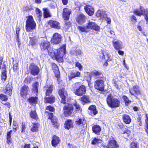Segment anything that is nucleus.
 Masks as SVG:
<instances>
[{
    "label": "nucleus",
    "instance_id": "f257e3e1",
    "mask_svg": "<svg viewBox=\"0 0 148 148\" xmlns=\"http://www.w3.org/2000/svg\"><path fill=\"white\" fill-rule=\"evenodd\" d=\"M91 76L96 78H100L101 79L97 80L95 82L94 86L95 88L101 91L104 90V78L103 75L100 72L94 71L91 73Z\"/></svg>",
    "mask_w": 148,
    "mask_h": 148
},
{
    "label": "nucleus",
    "instance_id": "f03ea898",
    "mask_svg": "<svg viewBox=\"0 0 148 148\" xmlns=\"http://www.w3.org/2000/svg\"><path fill=\"white\" fill-rule=\"evenodd\" d=\"M47 51L49 55L56 59L62 58L66 52V47L64 45L58 49H53L50 48Z\"/></svg>",
    "mask_w": 148,
    "mask_h": 148
},
{
    "label": "nucleus",
    "instance_id": "7ed1b4c3",
    "mask_svg": "<svg viewBox=\"0 0 148 148\" xmlns=\"http://www.w3.org/2000/svg\"><path fill=\"white\" fill-rule=\"evenodd\" d=\"M106 101L109 107L112 108H117L120 105V100L117 98H114L111 94L108 96Z\"/></svg>",
    "mask_w": 148,
    "mask_h": 148
},
{
    "label": "nucleus",
    "instance_id": "20e7f679",
    "mask_svg": "<svg viewBox=\"0 0 148 148\" xmlns=\"http://www.w3.org/2000/svg\"><path fill=\"white\" fill-rule=\"evenodd\" d=\"M36 24L34 21L33 17L29 16L26 22L25 28L27 32L32 31L36 27Z\"/></svg>",
    "mask_w": 148,
    "mask_h": 148
},
{
    "label": "nucleus",
    "instance_id": "39448f33",
    "mask_svg": "<svg viewBox=\"0 0 148 148\" xmlns=\"http://www.w3.org/2000/svg\"><path fill=\"white\" fill-rule=\"evenodd\" d=\"M38 44L42 51H47L50 48V43L47 41L45 38H41L39 39Z\"/></svg>",
    "mask_w": 148,
    "mask_h": 148
},
{
    "label": "nucleus",
    "instance_id": "423d86ee",
    "mask_svg": "<svg viewBox=\"0 0 148 148\" xmlns=\"http://www.w3.org/2000/svg\"><path fill=\"white\" fill-rule=\"evenodd\" d=\"M134 14L138 16L141 15L145 16V18L148 23V12L145 10L141 6H140L139 10H136L134 12Z\"/></svg>",
    "mask_w": 148,
    "mask_h": 148
},
{
    "label": "nucleus",
    "instance_id": "0eeeda50",
    "mask_svg": "<svg viewBox=\"0 0 148 148\" xmlns=\"http://www.w3.org/2000/svg\"><path fill=\"white\" fill-rule=\"evenodd\" d=\"M99 56L100 60L103 61L105 62L104 65L107 66L108 65V63L107 62L110 58V55L109 52L107 51H103L102 53H100Z\"/></svg>",
    "mask_w": 148,
    "mask_h": 148
},
{
    "label": "nucleus",
    "instance_id": "6e6552de",
    "mask_svg": "<svg viewBox=\"0 0 148 148\" xmlns=\"http://www.w3.org/2000/svg\"><path fill=\"white\" fill-rule=\"evenodd\" d=\"M29 70L30 73L34 76L38 75L40 71L38 67L33 63L30 64Z\"/></svg>",
    "mask_w": 148,
    "mask_h": 148
},
{
    "label": "nucleus",
    "instance_id": "1a4fd4ad",
    "mask_svg": "<svg viewBox=\"0 0 148 148\" xmlns=\"http://www.w3.org/2000/svg\"><path fill=\"white\" fill-rule=\"evenodd\" d=\"M62 37L61 35L58 33H54L51 38V42L53 44H57L60 42Z\"/></svg>",
    "mask_w": 148,
    "mask_h": 148
},
{
    "label": "nucleus",
    "instance_id": "9d476101",
    "mask_svg": "<svg viewBox=\"0 0 148 148\" xmlns=\"http://www.w3.org/2000/svg\"><path fill=\"white\" fill-rule=\"evenodd\" d=\"M73 109V106L71 104H69L65 106L63 108L65 116H67L69 115L72 112Z\"/></svg>",
    "mask_w": 148,
    "mask_h": 148
},
{
    "label": "nucleus",
    "instance_id": "9b49d317",
    "mask_svg": "<svg viewBox=\"0 0 148 148\" xmlns=\"http://www.w3.org/2000/svg\"><path fill=\"white\" fill-rule=\"evenodd\" d=\"M86 91L85 86L82 85L77 88L75 92V94L78 96H81L84 94Z\"/></svg>",
    "mask_w": 148,
    "mask_h": 148
},
{
    "label": "nucleus",
    "instance_id": "f8f14e48",
    "mask_svg": "<svg viewBox=\"0 0 148 148\" xmlns=\"http://www.w3.org/2000/svg\"><path fill=\"white\" fill-rule=\"evenodd\" d=\"M13 89L12 84L11 82H8L5 86V90L4 92L8 96H11L12 94Z\"/></svg>",
    "mask_w": 148,
    "mask_h": 148
},
{
    "label": "nucleus",
    "instance_id": "ddd939ff",
    "mask_svg": "<svg viewBox=\"0 0 148 148\" xmlns=\"http://www.w3.org/2000/svg\"><path fill=\"white\" fill-rule=\"evenodd\" d=\"M30 40L29 41V45H31L34 48L37 47L39 39H37L36 37H29Z\"/></svg>",
    "mask_w": 148,
    "mask_h": 148
},
{
    "label": "nucleus",
    "instance_id": "4468645a",
    "mask_svg": "<svg viewBox=\"0 0 148 148\" xmlns=\"http://www.w3.org/2000/svg\"><path fill=\"white\" fill-rule=\"evenodd\" d=\"M71 13V9L67 8H64L63 10V17L65 20H68L69 19V16Z\"/></svg>",
    "mask_w": 148,
    "mask_h": 148
},
{
    "label": "nucleus",
    "instance_id": "2eb2a0df",
    "mask_svg": "<svg viewBox=\"0 0 148 148\" xmlns=\"http://www.w3.org/2000/svg\"><path fill=\"white\" fill-rule=\"evenodd\" d=\"M58 93L62 99L61 103H66L65 100L66 97L67 96L66 91L65 89H62L59 91Z\"/></svg>",
    "mask_w": 148,
    "mask_h": 148
},
{
    "label": "nucleus",
    "instance_id": "dca6fc26",
    "mask_svg": "<svg viewBox=\"0 0 148 148\" xmlns=\"http://www.w3.org/2000/svg\"><path fill=\"white\" fill-rule=\"evenodd\" d=\"M108 148H119L116 142L113 137L111 138L108 145Z\"/></svg>",
    "mask_w": 148,
    "mask_h": 148
},
{
    "label": "nucleus",
    "instance_id": "f3484780",
    "mask_svg": "<svg viewBox=\"0 0 148 148\" xmlns=\"http://www.w3.org/2000/svg\"><path fill=\"white\" fill-rule=\"evenodd\" d=\"M86 28L93 29L95 31H98L100 29L99 27L94 23L89 22L86 26Z\"/></svg>",
    "mask_w": 148,
    "mask_h": 148
},
{
    "label": "nucleus",
    "instance_id": "a211bd4d",
    "mask_svg": "<svg viewBox=\"0 0 148 148\" xmlns=\"http://www.w3.org/2000/svg\"><path fill=\"white\" fill-rule=\"evenodd\" d=\"M77 125L82 126L83 128H86L87 127V124L86 121L84 117L79 118L78 120L75 121Z\"/></svg>",
    "mask_w": 148,
    "mask_h": 148
},
{
    "label": "nucleus",
    "instance_id": "6ab92c4d",
    "mask_svg": "<svg viewBox=\"0 0 148 148\" xmlns=\"http://www.w3.org/2000/svg\"><path fill=\"white\" fill-rule=\"evenodd\" d=\"M48 24L52 28L58 29H59L60 28V23L57 21L53 20H50Z\"/></svg>",
    "mask_w": 148,
    "mask_h": 148
},
{
    "label": "nucleus",
    "instance_id": "aec40b11",
    "mask_svg": "<svg viewBox=\"0 0 148 148\" xmlns=\"http://www.w3.org/2000/svg\"><path fill=\"white\" fill-rule=\"evenodd\" d=\"M53 86L52 85H49L45 86L44 87V90L45 91L46 96H49L52 92L53 90Z\"/></svg>",
    "mask_w": 148,
    "mask_h": 148
},
{
    "label": "nucleus",
    "instance_id": "412c9836",
    "mask_svg": "<svg viewBox=\"0 0 148 148\" xmlns=\"http://www.w3.org/2000/svg\"><path fill=\"white\" fill-rule=\"evenodd\" d=\"M130 92L132 95L135 96L140 94V91L138 89V86L137 85L133 86V88L130 90Z\"/></svg>",
    "mask_w": 148,
    "mask_h": 148
},
{
    "label": "nucleus",
    "instance_id": "4be33fe9",
    "mask_svg": "<svg viewBox=\"0 0 148 148\" xmlns=\"http://www.w3.org/2000/svg\"><path fill=\"white\" fill-rule=\"evenodd\" d=\"M86 12L88 14L91 16L94 14V9L90 5H86L84 7V8Z\"/></svg>",
    "mask_w": 148,
    "mask_h": 148
},
{
    "label": "nucleus",
    "instance_id": "5701e85b",
    "mask_svg": "<svg viewBox=\"0 0 148 148\" xmlns=\"http://www.w3.org/2000/svg\"><path fill=\"white\" fill-rule=\"evenodd\" d=\"M85 21V17L82 14H80L76 18V21L79 24L84 23Z\"/></svg>",
    "mask_w": 148,
    "mask_h": 148
},
{
    "label": "nucleus",
    "instance_id": "b1692460",
    "mask_svg": "<svg viewBox=\"0 0 148 148\" xmlns=\"http://www.w3.org/2000/svg\"><path fill=\"white\" fill-rule=\"evenodd\" d=\"M80 75V73L78 71H72L69 75V80L72 79L77 77H79Z\"/></svg>",
    "mask_w": 148,
    "mask_h": 148
},
{
    "label": "nucleus",
    "instance_id": "393cba45",
    "mask_svg": "<svg viewBox=\"0 0 148 148\" xmlns=\"http://www.w3.org/2000/svg\"><path fill=\"white\" fill-rule=\"evenodd\" d=\"M59 138L56 136H54L52 138L51 144L54 147H56L60 142Z\"/></svg>",
    "mask_w": 148,
    "mask_h": 148
},
{
    "label": "nucleus",
    "instance_id": "a878e982",
    "mask_svg": "<svg viewBox=\"0 0 148 148\" xmlns=\"http://www.w3.org/2000/svg\"><path fill=\"white\" fill-rule=\"evenodd\" d=\"M52 66L55 76L57 78H59L60 76V73L58 66L56 64L53 63L52 64Z\"/></svg>",
    "mask_w": 148,
    "mask_h": 148
},
{
    "label": "nucleus",
    "instance_id": "bb28decb",
    "mask_svg": "<svg viewBox=\"0 0 148 148\" xmlns=\"http://www.w3.org/2000/svg\"><path fill=\"white\" fill-rule=\"evenodd\" d=\"M112 44L116 50H119L122 49L121 42L119 41H112Z\"/></svg>",
    "mask_w": 148,
    "mask_h": 148
},
{
    "label": "nucleus",
    "instance_id": "cd10ccee",
    "mask_svg": "<svg viewBox=\"0 0 148 148\" xmlns=\"http://www.w3.org/2000/svg\"><path fill=\"white\" fill-rule=\"evenodd\" d=\"M122 118L124 122L126 124H129L131 122V119L130 117L127 114H123Z\"/></svg>",
    "mask_w": 148,
    "mask_h": 148
},
{
    "label": "nucleus",
    "instance_id": "c85d7f7f",
    "mask_svg": "<svg viewBox=\"0 0 148 148\" xmlns=\"http://www.w3.org/2000/svg\"><path fill=\"white\" fill-rule=\"evenodd\" d=\"M73 122L71 120H67L65 123L64 127L69 130L73 127Z\"/></svg>",
    "mask_w": 148,
    "mask_h": 148
},
{
    "label": "nucleus",
    "instance_id": "c756f323",
    "mask_svg": "<svg viewBox=\"0 0 148 148\" xmlns=\"http://www.w3.org/2000/svg\"><path fill=\"white\" fill-rule=\"evenodd\" d=\"M39 85V83L38 82H36L33 83L32 85V90L34 93H35L36 95L38 93V88Z\"/></svg>",
    "mask_w": 148,
    "mask_h": 148
},
{
    "label": "nucleus",
    "instance_id": "7c9ffc66",
    "mask_svg": "<svg viewBox=\"0 0 148 148\" xmlns=\"http://www.w3.org/2000/svg\"><path fill=\"white\" fill-rule=\"evenodd\" d=\"M29 90V88L28 86L26 85L23 86L21 89V95L23 96L26 95Z\"/></svg>",
    "mask_w": 148,
    "mask_h": 148
},
{
    "label": "nucleus",
    "instance_id": "2f4dec72",
    "mask_svg": "<svg viewBox=\"0 0 148 148\" xmlns=\"http://www.w3.org/2000/svg\"><path fill=\"white\" fill-rule=\"evenodd\" d=\"M92 130L95 134L99 135V132L101 131V128L99 126L95 125L92 127Z\"/></svg>",
    "mask_w": 148,
    "mask_h": 148
},
{
    "label": "nucleus",
    "instance_id": "473e14b6",
    "mask_svg": "<svg viewBox=\"0 0 148 148\" xmlns=\"http://www.w3.org/2000/svg\"><path fill=\"white\" fill-rule=\"evenodd\" d=\"M2 71L1 73V79L2 80V81L4 82L6 79V71L5 67H3L2 68Z\"/></svg>",
    "mask_w": 148,
    "mask_h": 148
},
{
    "label": "nucleus",
    "instance_id": "72a5a7b5",
    "mask_svg": "<svg viewBox=\"0 0 148 148\" xmlns=\"http://www.w3.org/2000/svg\"><path fill=\"white\" fill-rule=\"evenodd\" d=\"M54 97L53 96H51L48 97H46L45 98V102L50 103H53L54 102Z\"/></svg>",
    "mask_w": 148,
    "mask_h": 148
},
{
    "label": "nucleus",
    "instance_id": "f704fd0d",
    "mask_svg": "<svg viewBox=\"0 0 148 148\" xmlns=\"http://www.w3.org/2000/svg\"><path fill=\"white\" fill-rule=\"evenodd\" d=\"M44 11V16L45 18H47L51 16L49 11L48 9L46 8L43 9Z\"/></svg>",
    "mask_w": 148,
    "mask_h": 148
},
{
    "label": "nucleus",
    "instance_id": "c9c22d12",
    "mask_svg": "<svg viewBox=\"0 0 148 148\" xmlns=\"http://www.w3.org/2000/svg\"><path fill=\"white\" fill-rule=\"evenodd\" d=\"M88 109L91 111V112L94 114H96L97 113V111L96 109V107L95 105H91L88 108Z\"/></svg>",
    "mask_w": 148,
    "mask_h": 148
},
{
    "label": "nucleus",
    "instance_id": "e433bc0d",
    "mask_svg": "<svg viewBox=\"0 0 148 148\" xmlns=\"http://www.w3.org/2000/svg\"><path fill=\"white\" fill-rule=\"evenodd\" d=\"M13 70L14 72H17L18 71L19 69L18 63L16 62H14V61H13Z\"/></svg>",
    "mask_w": 148,
    "mask_h": 148
},
{
    "label": "nucleus",
    "instance_id": "4c0bfd02",
    "mask_svg": "<svg viewBox=\"0 0 148 148\" xmlns=\"http://www.w3.org/2000/svg\"><path fill=\"white\" fill-rule=\"evenodd\" d=\"M38 98L37 97H32L28 99V101L30 103L36 104L37 102Z\"/></svg>",
    "mask_w": 148,
    "mask_h": 148
},
{
    "label": "nucleus",
    "instance_id": "58836bf2",
    "mask_svg": "<svg viewBox=\"0 0 148 148\" xmlns=\"http://www.w3.org/2000/svg\"><path fill=\"white\" fill-rule=\"evenodd\" d=\"M39 124L38 123H34L33 124L32 127L31 129V131L33 132L37 131L38 130Z\"/></svg>",
    "mask_w": 148,
    "mask_h": 148
},
{
    "label": "nucleus",
    "instance_id": "ea45409f",
    "mask_svg": "<svg viewBox=\"0 0 148 148\" xmlns=\"http://www.w3.org/2000/svg\"><path fill=\"white\" fill-rule=\"evenodd\" d=\"M71 25L69 21H66L64 25L63 29L65 30H67L70 27Z\"/></svg>",
    "mask_w": 148,
    "mask_h": 148
},
{
    "label": "nucleus",
    "instance_id": "a19ab883",
    "mask_svg": "<svg viewBox=\"0 0 148 148\" xmlns=\"http://www.w3.org/2000/svg\"><path fill=\"white\" fill-rule=\"evenodd\" d=\"M12 133V131L11 130L7 134V142L8 143L11 142V135Z\"/></svg>",
    "mask_w": 148,
    "mask_h": 148
},
{
    "label": "nucleus",
    "instance_id": "79ce46f5",
    "mask_svg": "<svg viewBox=\"0 0 148 148\" xmlns=\"http://www.w3.org/2000/svg\"><path fill=\"white\" fill-rule=\"evenodd\" d=\"M101 140L100 139L94 138L92 141V143L93 145L96 144L101 143Z\"/></svg>",
    "mask_w": 148,
    "mask_h": 148
},
{
    "label": "nucleus",
    "instance_id": "37998d69",
    "mask_svg": "<svg viewBox=\"0 0 148 148\" xmlns=\"http://www.w3.org/2000/svg\"><path fill=\"white\" fill-rule=\"evenodd\" d=\"M30 115L31 117L32 118L36 119L38 118L37 114L35 111H31Z\"/></svg>",
    "mask_w": 148,
    "mask_h": 148
},
{
    "label": "nucleus",
    "instance_id": "c03bdc74",
    "mask_svg": "<svg viewBox=\"0 0 148 148\" xmlns=\"http://www.w3.org/2000/svg\"><path fill=\"white\" fill-rule=\"evenodd\" d=\"M78 29L79 30L82 32H87V28H86V26H81L78 27Z\"/></svg>",
    "mask_w": 148,
    "mask_h": 148
},
{
    "label": "nucleus",
    "instance_id": "a18cd8bd",
    "mask_svg": "<svg viewBox=\"0 0 148 148\" xmlns=\"http://www.w3.org/2000/svg\"><path fill=\"white\" fill-rule=\"evenodd\" d=\"M81 101L85 103L90 102L89 97L88 96H84L81 98Z\"/></svg>",
    "mask_w": 148,
    "mask_h": 148
},
{
    "label": "nucleus",
    "instance_id": "49530a36",
    "mask_svg": "<svg viewBox=\"0 0 148 148\" xmlns=\"http://www.w3.org/2000/svg\"><path fill=\"white\" fill-rule=\"evenodd\" d=\"M0 99L2 101H7L8 97L7 96L2 94L0 95Z\"/></svg>",
    "mask_w": 148,
    "mask_h": 148
},
{
    "label": "nucleus",
    "instance_id": "de8ad7c7",
    "mask_svg": "<svg viewBox=\"0 0 148 148\" xmlns=\"http://www.w3.org/2000/svg\"><path fill=\"white\" fill-rule=\"evenodd\" d=\"M51 122L52 124L54 125V126L56 127L58 126V124L57 123V120L54 118L52 119L51 120Z\"/></svg>",
    "mask_w": 148,
    "mask_h": 148
},
{
    "label": "nucleus",
    "instance_id": "09e8293b",
    "mask_svg": "<svg viewBox=\"0 0 148 148\" xmlns=\"http://www.w3.org/2000/svg\"><path fill=\"white\" fill-rule=\"evenodd\" d=\"M36 13L37 15V16H38L39 18H41L42 16V13L40 10L38 8L36 9Z\"/></svg>",
    "mask_w": 148,
    "mask_h": 148
},
{
    "label": "nucleus",
    "instance_id": "8fccbe9b",
    "mask_svg": "<svg viewBox=\"0 0 148 148\" xmlns=\"http://www.w3.org/2000/svg\"><path fill=\"white\" fill-rule=\"evenodd\" d=\"M75 66L78 68L80 71L82 70L83 66L81 65V64L79 62H75Z\"/></svg>",
    "mask_w": 148,
    "mask_h": 148
},
{
    "label": "nucleus",
    "instance_id": "3c124183",
    "mask_svg": "<svg viewBox=\"0 0 148 148\" xmlns=\"http://www.w3.org/2000/svg\"><path fill=\"white\" fill-rule=\"evenodd\" d=\"M123 98L125 102V105H127L129 102H130L128 99L125 96H123Z\"/></svg>",
    "mask_w": 148,
    "mask_h": 148
},
{
    "label": "nucleus",
    "instance_id": "603ef678",
    "mask_svg": "<svg viewBox=\"0 0 148 148\" xmlns=\"http://www.w3.org/2000/svg\"><path fill=\"white\" fill-rule=\"evenodd\" d=\"M146 119L145 120V123L146 125V127L145 130L147 133L148 134V117L147 114H146Z\"/></svg>",
    "mask_w": 148,
    "mask_h": 148
},
{
    "label": "nucleus",
    "instance_id": "864d4df0",
    "mask_svg": "<svg viewBox=\"0 0 148 148\" xmlns=\"http://www.w3.org/2000/svg\"><path fill=\"white\" fill-rule=\"evenodd\" d=\"M138 147V145L136 143L132 142L131 144L130 148H137Z\"/></svg>",
    "mask_w": 148,
    "mask_h": 148
},
{
    "label": "nucleus",
    "instance_id": "5fc2aeb1",
    "mask_svg": "<svg viewBox=\"0 0 148 148\" xmlns=\"http://www.w3.org/2000/svg\"><path fill=\"white\" fill-rule=\"evenodd\" d=\"M46 110H48L50 111L53 112L54 109L51 106H47L46 108Z\"/></svg>",
    "mask_w": 148,
    "mask_h": 148
},
{
    "label": "nucleus",
    "instance_id": "6e6d98bb",
    "mask_svg": "<svg viewBox=\"0 0 148 148\" xmlns=\"http://www.w3.org/2000/svg\"><path fill=\"white\" fill-rule=\"evenodd\" d=\"M73 105L75 107L77 110L79 111L80 110V108L79 107V105L77 102H75L74 103Z\"/></svg>",
    "mask_w": 148,
    "mask_h": 148
},
{
    "label": "nucleus",
    "instance_id": "4d7b16f0",
    "mask_svg": "<svg viewBox=\"0 0 148 148\" xmlns=\"http://www.w3.org/2000/svg\"><path fill=\"white\" fill-rule=\"evenodd\" d=\"M20 28H16V36L17 38V39H16L17 41H18V35L20 31Z\"/></svg>",
    "mask_w": 148,
    "mask_h": 148
},
{
    "label": "nucleus",
    "instance_id": "13d9d810",
    "mask_svg": "<svg viewBox=\"0 0 148 148\" xmlns=\"http://www.w3.org/2000/svg\"><path fill=\"white\" fill-rule=\"evenodd\" d=\"M102 12L101 10H98L96 13V16L98 17H101L102 16Z\"/></svg>",
    "mask_w": 148,
    "mask_h": 148
},
{
    "label": "nucleus",
    "instance_id": "bf43d9fd",
    "mask_svg": "<svg viewBox=\"0 0 148 148\" xmlns=\"http://www.w3.org/2000/svg\"><path fill=\"white\" fill-rule=\"evenodd\" d=\"M13 128L14 129V131L15 132L16 130H17V129L18 128V125L16 124V122H13Z\"/></svg>",
    "mask_w": 148,
    "mask_h": 148
},
{
    "label": "nucleus",
    "instance_id": "052dcab7",
    "mask_svg": "<svg viewBox=\"0 0 148 148\" xmlns=\"http://www.w3.org/2000/svg\"><path fill=\"white\" fill-rule=\"evenodd\" d=\"M105 20L107 21V23L108 24H110L111 23V20L110 18L107 16L105 18Z\"/></svg>",
    "mask_w": 148,
    "mask_h": 148
},
{
    "label": "nucleus",
    "instance_id": "680f3d73",
    "mask_svg": "<svg viewBox=\"0 0 148 148\" xmlns=\"http://www.w3.org/2000/svg\"><path fill=\"white\" fill-rule=\"evenodd\" d=\"M82 53V51L80 50H77L75 52V54L76 56L80 55Z\"/></svg>",
    "mask_w": 148,
    "mask_h": 148
},
{
    "label": "nucleus",
    "instance_id": "e2e57ef3",
    "mask_svg": "<svg viewBox=\"0 0 148 148\" xmlns=\"http://www.w3.org/2000/svg\"><path fill=\"white\" fill-rule=\"evenodd\" d=\"M131 20L132 21H136V17L134 15H132L131 17Z\"/></svg>",
    "mask_w": 148,
    "mask_h": 148
},
{
    "label": "nucleus",
    "instance_id": "0e129e2a",
    "mask_svg": "<svg viewBox=\"0 0 148 148\" xmlns=\"http://www.w3.org/2000/svg\"><path fill=\"white\" fill-rule=\"evenodd\" d=\"M108 33H110V34L111 35H115L114 33V32L112 30H110L109 31L108 30V32H107V34H108V35H109Z\"/></svg>",
    "mask_w": 148,
    "mask_h": 148
},
{
    "label": "nucleus",
    "instance_id": "69168bd1",
    "mask_svg": "<svg viewBox=\"0 0 148 148\" xmlns=\"http://www.w3.org/2000/svg\"><path fill=\"white\" fill-rule=\"evenodd\" d=\"M140 120L141 119L140 118H138L137 124H138L140 126H141L142 125V122L141 121H140Z\"/></svg>",
    "mask_w": 148,
    "mask_h": 148
},
{
    "label": "nucleus",
    "instance_id": "338daca9",
    "mask_svg": "<svg viewBox=\"0 0 148 148\" xmlns=\"http://www.w3.org/2000/svg\"><path fill=\"white\" fill-rule=\"evenodd\" d=\"M118 53L119 55H121L122 56H123L124 53V52L123 51L120 50H119L118 51Z\"/></svg>",
    "mask_w": 148,
    "mask_h": 148
},
{
    "label": "nucleus",
    "instance_id": "774afa93",
    "mask_svg": "<svg viewBox=\"0 0 148 148\" xmlns=\"http://www.w3.org/2000/svg\"><path fill=\"white\" fill-rule=\"evenodd\" d=\"M30 144H27L25 145L23 148H30Z\"/></svg>",
    "mask_w": 148,
    "mask_h": 148
}]
</instances>
